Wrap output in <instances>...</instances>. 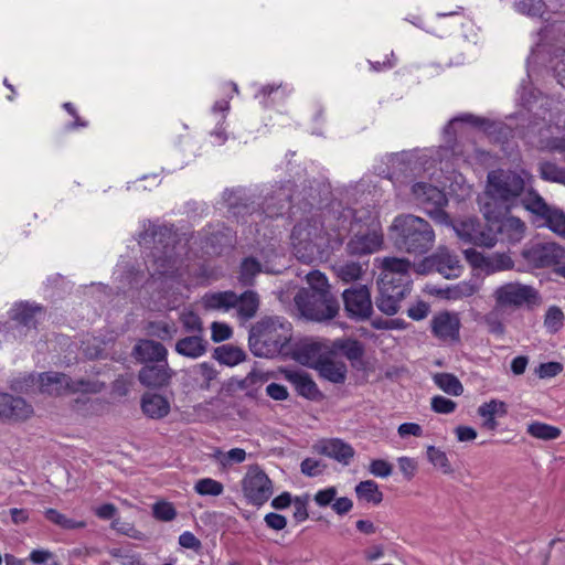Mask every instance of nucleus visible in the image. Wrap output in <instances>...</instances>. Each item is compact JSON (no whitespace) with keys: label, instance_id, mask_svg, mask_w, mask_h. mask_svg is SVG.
<instances>
[{"label":"nucleus","instance_id":"obj_1","mask_svg":"<svg viewBox=\"0 0 565 565\" xmlns=\"http://www.w3.org/2000/svg\"><path fill=\"white\" fill-rule=\"evenodd\" d=\"M139 244L150 249L147 266L151 286L172 288L177 281V237L173 225L149 223L139 235Z\"/></svg>","mask_w":565,"mask_h":565},{"label":"nucleus","instance_id":"obj_2","mask_svg":"<svg viewBox=\"0 0 565 565\" xmlns=\"http://www.w3.org/2000/svg\"><path fill=\"white\" fill-rule=\"evenodd\" d=\"M306 278L308 287H302L295 296V305L301 316L318 322L333 319L339 313L340 305L331 292L327 276L311 270Z\"/></svg>","mask_w":565,"mask_h":565},{"label":"nucleus","instance_id":"obj_3","mask_svg":"<svg viewBox=\"0 0 565 565\" xmlns=\"http://www.w3.org/2000/svg\"><path fill=\"white\" fill-rule=\"evenodd\" d=\"M388 238L398 252L422 256L433 248L435 232L427 220L404 213L394 217L388 227Z\"/></svg>","mask_w":565,"mask_h":565},{"label":"nucleus","instance_id":"obj_4","mask_svg":"<svg viewBox=\"0 0 565 565\" xmlns=\"http://www.w3.org/2000/svg\"><path fill=\"white\" fill-rule=\"evenodd\" d=\"M292 338L291 324L282 322L278 317H265L249 330L248 347L258 358H274L289 354Z\"/></svg>","mask_w":565,"mask_h":565},{"label":"nucleus","instance_id":"obj_5","mask_svg":"<svg viewBox=\"0 0 565 565\" xmlns=\"http://www.w3.org/2000/svg\"><path fill=\"white\" fill-rule=\"evenodd\" d=\"M523 178L514 171H491L488 173V185L481 212H510L515 199L524 191Z\"/></svg>","mask_w":565,"mask_h":565},{"label":"nucleus","instance_id":"obj_6","mask_svg":"<svg viewBox=\"0 0 565 565\" xmlns=\"http://www.w3.org/2000/svg\"><path fill=\"white\" fill-rule=\"evenodd\" d=\"M323 225H317L310 221L296 224L291 231V241L295 255L305 264L320 260L329 256L331 236L327 237Z\"/></svg>","mask_w":565,"mask_h":565},{"label":"nucleus","instance_id":"obj_7","mask_svg":"<svg viewBox=\"0 0 565 565\" xmlns=\"http://www.w3.org/2000/svg\"><path fill=\"white\" fill-rule=\"evenodd\" d=\"M350 235L345 250L352 257L375 253L383 244L380 222L369 209H361V216L359 215Z\"/></svg>","mask_w":565,"mask_h":565},{"label":"nucleus","instance_id":"obj_8","mask_svg":"<svg viewBox=\"0 0 565 565\" xmlns=\"http://www.w3.org/2000/svg\"><path fill=\"white\" fill-rule=\"evenodd\" d=\"M359 215L361 216V209L354 210L338 199L327 203L322 211V225L330 232L332 249H339L343 245L358 223Z\"/></svg>","mask_w":565,"mask_h":565},{"label":"nucleus","instance_id":"obj_9","mask_svg":"<svg viewBox=\"0 0 565 565\" xmlns=\"http://www.w3.org/2000/svg\"><path fill=\"white\" fill-rule=\"evenodd\" d=\"M523 265L516 271L523 273L535 269L554 268L563 255V246L555 242H539L526 244L521 253Z\"/></svg>","mask_w":565,"mask_h":565},{"label":"nucleus","instance_id":"obj_10","mask_svg":"<svg viewBox=\"0 0 565 565\" xmlns=\"http://www.w3.org/2000/svg\"><path fill=\"white\" fill-rule=\"evenodd\" d=\"M493 297L498 307L522 308L529 310L539 307L542 303V297L537 289L531 285H524L518 281L507 282L494 290Z\"/></svg>","mask_w":565,"mask_h":565},{"label":"nucleus","instance_id":"obj_11","mask_svg":"<svg viewBox=\"0 0 565 565\" xmlns=\"http://www.w3.org/2000/svg\"><path fill=\"white\" fill-rule=\"evenodd\" d=\"M445 225L450 226L462 243L484 247L494 246L493 234L488 221L482 224L477 216L455 220L450 217V222H446Z\"/></svg>","mask_w":565,"mask_h":565},{"label":"nucleus","instance_id":"obj_12","mask_svg":"<svg viewBox=\"0 0 565 565\" xmlns=\"http://www.w3.org/2000/svg\"><path fill=\"white\" fill-rule=\"evenodd\" d=\"M241 483L247 503L257 508L265 504L274 492L273 481L257 463L248 467Z\"/></svg>","mask_w":565,"mask_h":565},{"label":"nucleus","instance_id":"obj_13","mask_svg":"<svg viewBox=\"0 0 565 565\" xmlns=\"http://www.w3.org/2000/svg\"><path fill=\"white\" fill-rule=\"evenodd\" d=\"M237 244L236 232L224 223L209 225L201 238V248L210 256L230 254Z\"/></svg>","mask_w":565,"mask_h":565},{"label":"nucleus","instance_id":"obj_14","mask_svg":"<svg viewBox=\"0 0 565 565\" xmlns=\"http://www.w3.org/2000/svg\"><path fill=\"white\" fill-rule=\"evenodd\" d=\"M43 312V308L35 303L20 302L10 310V322L7 332L14 339L25 338L31 331L36 329L38 316Z\"/></svg>","mask_w":565,"mask_h":565},{"label":"nucleus","instance_id":"obj_15","mask_svg":"<svg viewBox=\"0 0 565 565\" xmlns=\"http://www.w3.org/2000/svg\"><path fill=\"white\" fill-rule=\"evenodd\" d=\"M413 193L435 220L443 224L450 222V215L444 210L448 199L443 190L426 182H417L413 185Z\"/></svg>","mask_w":565,"mask_h":565},{"label":"nucleus","instance_id":"obj_16","mask_svg":"<svg viewBox=\"0 0 565 565\" xmlns=\"http://www.w3.org/2000/svg\"><path fill=\"white\" fill-rule=\"evenodd\" d=\"M344 312L354 321H365L373 313L371 292L366 285L352 286L342 292Z\"/></svg>","mask_w":565,"mask_h":565},{"label":"nucleus","instance_id":"obj_17","mask_svg":"<svg viewBox=\"0 0 565 565\" xmlns=\"http://www.w3.org/2000/svg\"><path fill=\"white\" fill-rule=\"evenodd\" d=\"M484 220L489 222L491 232L493 234L494 244L498 242V236L509 242H520L525 233V224L519 217L509 215L510 212L491 213L482 212Z\"/></svg>","mask_w":565,"mask_h":565},{"label":"nucleus","instance_id":"obj_18","mask_svg":"<svg viewBox=\"0 0 565 565\" xmlns=\"http://www.w3.org/2000/svg\"><path fill=\"white\" fill-rule=\"evenodd\" d=\"M40 391L49 395H63L76 392H94L89 381H73L64 373L46 372L40 375Z\"/></svg>","mask_w":565,"mask_h":565},{"label":"nucleus","instance_id":"obj_19","mask_svg":"<svg viewBox=\"0 0 565 565\" xmlns=\"http://www.w3.org/2000/svg\"><path fill=\"white\" fill-rule=\"evenodd\" d=\"M279 372L284 375V379L295 386L297 394L309 401H321L324 395L319 390L311 375L302 370H290L281 367Z\"/></svg>","mask_w":565,"mask_h":565},{"label":"nucleus","instance_id":"obj_20","mask_svg":"<svg viewBox=\"0 0 565 565\" xmlns=\"http://www.w3.org/2000/svg\"><path fill=\"white\" fill-rule=\"evenodd\" d=\"M328 350V341L300 342L295 348L289 347V354L292 360L303 366L316 370L318 361H322Z\"/></svg>","mask_w":565,"mask_h":565},{"label":"nucleus","instance_id":"obj_21","mask_svg":"<svg viewBox=\"0 0 565 565\" xmlns=\"http://www.w3.org/2000/svg\"><path fill=\"white\" fill-rule=\"evenodd\" d=\"M433 334L443 341L459 342L461 322L457 313L443 311L431 319Z\"/></svg>","mask_w":565,"mask_h":565},{"label":"nucleus","instance_id":"obj_22","mask_svg":"<svg viewBox=\"0 0 565 565\" xmlns=\"http://www.w3.org/2000/svg\"><path fill=\"white\" fill-rule=\"evenodd\" d=\"M32 413V407L19 396L0 393V419H24Z\"/></svg>","mask_w":565,"mask_h":565},{"label":"nucleus","instance_id":"obj_23","mask_svg":"<svg viewBox=\"0 0 565 565\" xmlns=\"http://www.w3.org/2000/svg\"><path fill=\"white\" fill-rule=\"evenodd\" d=\"M364 348L365 345L362 341L352 337H342L328 341L326 353L334 359L338 356L345 358L350 362L351 360H356Z\"/></svg>","mask_w":565,"mask_h":565},{"label":"nucleus","instance_id":"obj_24","mask_svg":"<svg viewBox=\"0 0 565 565\" xmlns=\"http://www.w3.org/2000/svg\"><path fill=\"white\" fill-rule=\"evenodd\" d=\"M316 371L319 377L332 384H344L348 376L347 364L331 355H324L322 361H318Z\"/></svg>","mask_w":565,"mask_h":565},{"label":"nucleus","instance_id":"obj_25","mask_svg":"<svg viewBox=\"0 0 565 565\" xmlns=\"http://www.w3.org/2000/svg\"><path fill=\"white\" fill-rule=\"evenodd\" d=\"M135 359L141 363L159 364L164 363L167 356L166 348L153 340H140L132 350Z\"/></svg>","mask_w":565,"mask_h":565},{"label":"nucleus","instance_id":"obj_26","mask_svg":"<svg viewBox=\"0 0 565 565\" xmlns=\"http://www.w3.org/2000/svg\"><path fill=\"white\" fill-rule=\"evenodd\" d=\"M223 202L228 212L236 217L249 214L254 204L253 200L242 188L232 190L226 189L223 192Z\"/></svg>","mask_w":565,"mask_h":565},{"label":"nucleus","instance_id":"obj_27","mask_svg":"<svg viewBox=\"0 0 565 565\" xmlns=\"http://www.w3.org/2000/svg\"><path fill=\"white\" fill-rule=\"evenodd\" d=\"M463 118L468 119L471 126L481 129L489 137L493 138L498 143L507 142L511 135V129L502 122L491 121L488 118L476 115H466Z\"/></svg>","mask_w":565,"mask_h":565},{"label":"nucleus","instance_id":"obj_28","mask_svg":"<svg viewBox=\"0 0 565 565\" xmlns=\"http://www.w3.org/2000/svg\"><path fill=\"white\" fill-rule=\"evenodd\" d=\"M319 452L343 465H349L355 454L353 447L340 438L323 440Z\"/></svg>","mask_w":565,"mask_h":565},{"label":"nucleus","instance_id":"obj_29","mask_svg":"<svg viewBox=\"0 0 565 565\" xmlns=\"http://www.w3.org/2000/svg\"><path fill=\"white\" fill-rule=\"evenodd\" d=\"M411 267L412 263L407 258L385 257L382 262L383 274L380 279L395 278L399 281H412Z\"/></svg>","mask_w":565,"mask_h":565},{"label":"nucleus","instance_id":"obj_30","mask_svg":"<svg viewBox=\"0 0 565 565\" xmlns=\"http://www.w3.org/2000/svg\"><path fill=\"white\" fill-rule=\"evenodd\" d=\"M140 383L147 387H161L169 382L167 362L145 365L138 375Z\"/></svg>","mask_w":565,"mask_h":565},{"label":"nucleus","instance_id":"obj_31","mask_svg":"<svg viewBox=\"0 0 565 565\" xmlns=\"http://www.w3.org/2000/svg\"><path fill=\"white\" fill-rule=\"evenodd\" d=\"M203 303L206 309L227 311L236 307L237 295L233 290L206 292L203 296Z\"/></svg>","mask_w":565,"mask_h":565},{"label":"nucleus","instance_id":"obj_32","mask_svg":"<svg viewBox=\"0 0 565 565\" xmlns=\"http://www.w3.org/2000/svg\"><path fill=\"white\" fill-rule=\"evenodd\" d=\"M142 412L151 418H162L170 411L169 402L158 394L147 393L141 398Z\"/></svg>","mask_w":565,"mask_h":565},{"label":"nucleus","instance_id":"obj_33","mask_svg":"<svg viewBox=\"0 0 565 565\" xmlns=\"http://www.w3.org/2000/svg\"><path fill=\"white\" fill-rule=\"evenodd\" d=\"M213 359L220 364L235 366L246 360L245 351L233 344H222L213 351Z\"/></svg>","mask_w":565,"mask_h":565},{"label":"nucleus","instance_id":"obj_34","mask_svg":"<svg viewBox=\"0 0 565 565\" xmlns=\"http://www.w3.org/2000/svg\"><path fill=\"white\" fill-rule=\"evenodd\" d=\"M237 313L243 320L252 319L259 308V297L254 290H245L237 296Z\"/></svg>","mask_w":565,"mask_h":565},{"label":"nucleus","instance_id":"obj_35","mask_svg":"<svg viewBox=\"0 0 565 565\" xmlns=\"http://www.w3.org/2000/svg\"><path fill=\"white\" fill-rule=\"evenodd\" d=\"M263 271L260 262L248 256L242 259L239 265L238 281L244 287H252L255 284V277Z\"/></svg>","mask_w":565,"mask_h":565},{"label":"nucleus","instance_id":"obj_36","mask_svg":"<svg viewBox=\"0 0 565 565\" xmlns=\"http://www.w3.org/2000/svg\"><path fill=\"white\" fill-rule=\"evenodd\" d=\"M355 494L359 500L379 505L383 501V492L374 480H364L355 486Z\"/></svg>","mask_w":565,"mask_h":565},{"label":"nucleus","instance_id":"obj_37","mask_svg":"<svg viewBox=\"0 0 565 565\" xmlns=\"http://www.w3.org/2000/svg\"><path fill=\"white\" fill-rule=\"evenodd\" d=\"M207 341L201 335H191L183 339H179V354L189 358H199L205 351Z\"/></svg>","mask_w":565,"mask_h":565},{"label":"nucleus","instance_id":"obj_38","mask_svg":"<svg viewBox=\"0 0 565 565\" xmlns=\"http://www.w3.org/2000/svg\"><path fill=\"white\" fill-rule=\"evenodd\" d=\"M433 263H435V270L441 274L446 279H450L452 275L447 270L459 268V260L452 256L446 248H439L438 252L431 254Z\"/></svg>","mask_w":565,"mask_h":565},{"label":"nucleus","instance_id":"obj_39","mask_svg":"<svg viewBox=\"0 0 565 565\" xmlns=\"http://www.w3.org/2000/svg\"><path fill=\"white\" fill-rule=\"evenodd\" d=\"M514 9L523 15L534 19H544L547 13V4L544 0H516Z\"/></svg>","mask_w":565,"mask_h":565},{"label":"nucleus","instance_id":"obj_40","mask_svg":"<svg viewBox=\"0 0 565 565\" xmlns=\"http://www.w3.org/2000/svg\"><path fill=\"white\" fill-rule=\"evenodd\" d=\"M411 284L412 281H399L395 278L380 279L379 291L395 296L394 298L401 302L411 292Z\"/></svg>","mask_w":565,"mask_h":565},{"label":"nucleus","instance_id":"obj_41","mask_svg":"<svg viewBox=\"0 0 565 565\" xmlns=\"http://www.w3.org/2000/svg\"><path fill=\"white\" fill-rule=\"evenodd\" d=\"M540 178L547 182L565 184V168L552 161H541L537 168Z\"/></svg>","mask_w":565,"mask_h":565},{"label":"nucleus","instance_id":"obj_42","mask_svg":"<svg viewBox=\"0 0 565 565\" xmlns=\"http://www.w3.org/2000/svg\"><path fill=\"white\" fill-rule=\"evenodd\" d=\"M435 384L445 393L459 396L463 393V386L458 377L451 373H437L434 375Z\"/></svg>","mask_w":565,"mask_h":565},{"label":"nucleus","instance_id":"obj_43","mask_svg":"<svg viewBox=\"0 0 565 565\" xmlns=\"http://www.w3.org/2000/svg\"><path fill=\"white\" fill-rule=\"evenodd\" d=\"M526 433L532 437L542 440H554L562 434L558 427L542 422L531 423L526 428Z\"/></svg>","mask_w":565,"mask_h":565},{"label":"nucleus","instance_id":"obj_44","mask_svg":"<svg viewBox=\"0 0 565 565\" xmlns=\"http://www.w3.org/2000/svg\"><path fill=\"white\" fill-rule=\"evenodd\" d=\"M44 516L51 523L57 525L63 530H76L85 527L86 523L84 521H76L67 518L65 514L61 513L55 509H46L44 511Z\"/></svg>","mask_w":565,"mask_h":565},{"label":"nucleus","instance_id":"obj_45","mask_svg":"<svg viewBox=\"0 0 565 565\" xmlns=\"http://www.w3.org/2000/svg\"><path fill=\"white\" fill-rule=\"evenodd\" d=\"M522 203L529 212L541 218L546 215L551 207L535 190H530L526 198L522 200Z\"/></svg>","mask_w":565,"mask_h":565},{"label":"nucleus","instance_id":"obj_46","mask_svg":"<svg viewBox=\"0 0 565 565\" xmlns=\"http://www.w3.org/2000/svg\"><path fill=\"white\" fill-rule=\"evenodd\" d=\"M543 220L548 230L565 238V213L563 210L551 206Z\"/></svg>","mask_w":565,"mask_h":565},{"label":"nucleus","instance_id":"obj_47","mask_svg":"<svg viewBox=\"0 0 565 565\" xmlns=\"http://www.w3.org/2000/svg\"><path fill=\"white\" fill-rule=\"evenodd\" d=\"M515 268V263L507 253H494L488 256L487 274Z\"/></svg>","mask_w":565,"mask_h":565},{"label":"nucleus","instance_id":"obj_48","mask_svg":"<svg viewBox=\"0 0 565 565\" xmlns=\"http://www.w3.org/2000/svg\"><path fill=\"white\" fill-rule=\"evenodd\" d=\"M427 459L435 467L440 469L445 475H450L454 469L448 460L445 451L430 445L427 447Z\"/></svg>","mask_w":565,"mask_h":565},{"label":"nucleus","instance_id":"obj_49","mask_svg":"<svg viewBox=\"0 0 565 565\" xmlns=\"http://www.w3.org/2000/svg\"><path fill=\"white\" fill-rule=\"evenodd\" d=\"M564 312L557 306H551L544 317V326L551 333L558 332L564 326Z\"/></svg>","mask_w":565,"mask_h":565},{"label":"nucleus","instance_id":"obj_50","mask_svg":"<svg viewBox=\"0 0 565 565\" xmlns=\"http://www.w3.org/2000/svg\"><path fill=\"white\" fill-rule=\"evenodd\" d=\"M194 490L200 495L217 497L223 493L224 486L222 482L212 478H203L196 481Z\"/></svg>","mask_w":565,"mask_h":565},{"label":"nucleus","instance_id":"obj_51","mask_svg":"<svg viewBox=\"0 0 565 565\" xmlns=\"http://www.w3.org/2000/svg\"><path fill=\"white\" fill-rule=\"evenodd\" d=\"M394 297L395 296H390L388 294L379 291V296L375 299L377 309L387 316H394L397 313L399 310V301Z\"/></svg>","mask_w":565,"mask_h":565},{"label":"nucleus","instance_id":"obj_52","mask_svg":"<svg viewBox=\"0 0 565 565\" xmlns=\"http://www.w3.org/2000/svg\"><path fill=\"white\" fill-rule=\"evenodd\" d=\"M483 321L491 334L502 337L505 333V327L497 311L492 310L488 312L483 317Z\"/></svg>","mask_w":565,"mask_h":565},{"label":"nucleus","instance_id":"obj_53","mask_svg":"<svg viewBox=\"0 0 565 565\" xmlns=\"http://www.w3.org/2000/svg\"><path fill=\"white\" fill-rule=\"evenodd\" d=\"M466 260L472 268L481 269L487 273L488 256L470 247L463 250Z\"/></svg>","mask_w":565,"mask_h":565},{"label":"nucleus","instance_id":"obj_54","mask_svg":"<svg viewBox=\"0 0 565 565\" xmlns=\"http://www.w3.org/2000/svg\"><path fill=\"white\" fill-rule=\"evenodd\" d=\"M430 407L437 414H450L456 409L457 403L448 397L436 395L431 398Z\"/></svg>","mask_w":565,"mask_h":565},{"label":"nucleus","instance_id":"obj_55","mask_svg":"<svg viewBox=\"0 0 565 565\" xmlns=\"http://www.w3.org/2000/svg\"><path fill=\"white\" fill-rule=\"evenodd\" d=\"M443 291L445 292V298L450 300L471 296L475 292V288L468 282H460L451 287H446Z\"/></svg>","mask_w":565,"mask_h":565},{"label":"nucleus","instance_id":"obj_56","mask_svg":"<svg viewBox=\"0 0 565 565\" xmlns=\"http://www.w3.org/2000/svg\"><path fill=\"white\" fill-rule=\"evenodd\" d=\"M363 274L362 266L359 263H347L339 269V277L345 281L351 282L358 280Z\"/></svg>","mask_w":565,"mask_h":565},{"label":"nucleus","instance_id":"obj_57","mask_svg":"<svg viewBox=\"0 0 565 565\" xmlns=\"http://www.w3.org/2000/svg\"><path fill=\"white\" fill-rule=\"evenodd\" d=\"M564 369V365L561 362L551 361L546 363H541L535 369V374L540 379H550L558 375Z\"/></svg>","mask_w":565,"mask_h":565},{"label":"nucleus","instance_id":"obj_58","mask_svg":"<svg viewBox=\"0 0 565 565\" xmlns=\"http://www.w3.org/2000/svg\"><path fill=\"white\" fill-rule=\"evenodd\" d=\"M211 331H212L211 339L215 343L226 341L233 334V330L227 323L217 322V321H214L212 323Z\"/></svg>","mask_w":565,"mask_h":565},{"label":"nucleus","instance_id":"obj_59","mask_svg":"<svg viewBox=\"0 0 565 565\" xmlns=\"http://www.w3.org/2000/svg\"><path fill=\"white\" fill-rule=\"evenodd\" d=\"M369 471L374 477L387 478L393 472V465L384 459H373L369 466Z\"/></svg>","mask_w":565,"mask_h":565},{"label":"nucleus","instance_id":"obj_60","mask_svg":"<svg viewBox=\"0 0 565 565\" xmlns=\"http://www.w3.org/2000/svg\"><path fill=\"white\" fill-rule=\"evenodd\" d=\"M153 516L160 521H171L175 516V510L172 503L157 502L153 504Z\"/></svg>","mask_w":565,"mask_h":565},{"label":"nucleus","instance_id":"obj_61","mask_svg":"<svg viewBox=\"0 0 565 565\" xmlns=\"http://www.w3.org/2000/svg\"><path fill=\"white\" fill-rule=\"evenodd\" d=\"M309 502V494L298 495L294 499L295 504V512H294V519L296 522H303L309 518L308 513V505Z\"/></svg>","mask_w":565,"mask_h":565},{"label":"nucleus","instance_id":"obj_62","mask_svg":"<svg viewBox=\"0 0 565 565\" xmlns=\"http://www.w3.org/2000/svg\"><path fill=\"white\" fill-rule=\"evenodd\" d=\"M338 494V490L335 487H328L326 489L319 490L315 497L313 500L320 508H327L329 505H332L333 501L335 500V497Z\"/></svg>","mask_w":565,"mask_h":565},{"label":"nucleus","instance_id":"obj_63","mask_svg":"<svg viewBox=\"0 0 565 565\" xmlns=\"http://www.w3.org/2000/svg\"><path fill=\"white\" fill-rule=\"evenodd\" d=\"M179 545L192 550L195 553H201L203 550L201 541L190 531H185L179 535Z\"/></svg>","mask_w":565,"mask_h":565},{"label":"nucleus","instance_id":"obj_64","mask_svg":"<svg viewBox=\"0 0 565 565\" xmlns=\"http://www.w3.org/2000/svg\"><path fill=\"white\" fill-rule=\"evenodd\" d=\"M180 320L186 332L202 331L201 318L193 311L182 313Z\"/></svg>","mask_w":565,"mask_h":565}]
</instances>
